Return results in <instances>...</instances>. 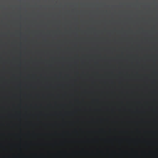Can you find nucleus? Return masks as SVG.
Returning <instances> with one entry per match:
<instances>
[{
	"mask_svg": "<svg viewBox=\"0 0 158 158\" xmlns=\"http://www.w3.org/2000/svg\"><path fill=\"white\" fill-rule=\"evenodd\" d=\"M93 101H94V102H98V99H93Z\"/></svg>",
	"mask_w": 158,
	"mask_h": 158,
	"instance_id": "1",
	"label": "nucleus"
},
{
	"mask_svg": "<svg viewBox=\"0 0 158 158\" xmlns=\"http://www.w3.org/2000/svg\"><path fill=\"white\" fill-rule=\"evenodd\" d=\"M75 101L76 102H78V99H75Z\"/></svg>",
	"mask_w": 158,
	"mask_h": 158,
	"instance_id": "2",
	"label": "nucleus"
}]
</instances>
